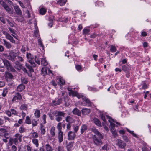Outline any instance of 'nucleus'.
<instances>
[{"label": "nucleus", "mask_w": 151, "mask_h": 151, "mask_svg": "<svg viewBox=\"0 0 151 151\" xmlns=\"http://www.w3.org/2000/svg\"><path fill=\"white\" fill-rule=\"evenodd\" d=\"M0 21L4 23H5V19L3 17H0Z\"/></svg>", "instance_id": "680f3d73"}, {"label": "nucleus", "mask_w": 151, "mask_h": 151, "mask_svg": "<svg viewBox=\"0 0 151 151\" xmlns=\"http://www.w3.org/2000/svg\"><path fill=\"white\" fill-rule=\"evenodd\" d=\"M92 131L96 134L99 137V138L102 139L103 136L98 130L94 127H93L92 128Z\"/></svg>", "instance_id": "1a4fd4ad"}, {"label": "nucleus", "mask_w": 151, "mask_h": 151, "mask_svg": "<svg viewBox=\"0 0 151 151\" xmlns=\"http://www.w3.org/2000/svg\"><path fill=\"white\" fill-rule=\"evenodd\" d=\"M25 66L29 70L30 73L33 72H34V70L32 68V66H30L29 64L26 63L25 64Z\"/></svg>", "instance_id": "7c9ffc66"}, {"label": "nucleus", "mask_w": 151, "mask_h": 151, "mask_svg": "<svg viewBox=\"0 0 151 151\" xmlns=\"http://www.w3.org/2000/svg\"><path fill=\"white\" fill-rule=\"evenodd\" d=\"M68 18L65 17L64 18H63L61 21L63 22H67L68 21Z\"/></svg>", "instance_id": "5fc2aeb1"}, {"label": "nucleus", "mask_w": 151, "mask_h": 151, "mask_svg": "<svg viewBox=\"0 0 151 151\" xmlns=\"http://www.w3.org/2000/svg\"><path fill=\"white\" fill-rule=\"evenodd\" d=\"M25 129L22 127H20L19 129V132L22 133L25 132Z\"/></svg>", "instance_id": "09e8293b"}, {"label": "nucleus", "mask_w": 151, "mask_h": 151, "mask_svg": "<svg viewBox=\"0 0 151 151\" xmlns=\"http://www.w3.org/2000/svg\"><path fill=\"white\" fill-rule=\"evenodd\" d=\"M4 1L10 5H12L13 4L12 2L10 0H4Z\"/></svg>", "instance_id": "13d9d810"}, {"label": "nucleus", "mask_w": 151, "mask_h": 151, "mask_svg": "<svg viewBox=\"0 0 151 151\" xmlns=\"http://www.w3.org/2000/svg\"><path fill=\"white\" fill-rule=\"evenodd\" d=\"M4 44L6 46L7 48L9 49L11 47V44L9 42H7L5 40L3 39Z\"/></svg>", "instance_id": "5701e85b"}, {"label": "nucleus", "mask_w": 151, "mask_h": 151, "mask_svg": "<svg viewBox=\"0 0 151 151\" xmlns=\"http://www.w3.org/2000/svg\"><path fill=\"white\" fill-rule=\"evenodd\" d=\"M46 149L47 151H52V149L49 144H46Z\"/></svg>", "instance_id": "e433bc0d"}, {"label": "nucleus", "mask_w": 151, "mask_h": 151, "mask_svg": "<svg viewBox=\"0 0 151 151\" xmlns=\"http://www.w3.org/2000/svg\"><path fill=\"white\" fill-rule=\"evenodd\" d=\"M48 70V68L45 67H43L42 68L41 72L42 73L43 76H45L47 73V71Z\"/></svg>", "instance_id": "b1692460"}, {"label": "nucleus", "mask_w": 151, "mask_h": 151, "mask_svg": "<svg viewBox=\"0 0 151 151\" xmlns=\"http://www.w3.org/2000/svg\"><path fill=\"white\" fill-rule=\"evenodd\" d=\"M5 113L9 117H10L11 116V114L10 111L9 110L6 111Z\"/></svg>", "instance_id": "864d4df0"}, {"label": "nucleus", "mask_w": 151, "mask_h": 151, "mask_svg": "<svg viewBox=\"0 0 151 151\" xmlns=\"http://www.w3.org/2000/svg\"><path fill=\"white\" fill-rule=\"evenodd\" d=\"M10 110L13 114L16 115L17 114V112L14 109H11Z\"/></svg>", "instance_id": "8fccbe9b"}, {"label": "nucleus", "mask_w": 151, "mask_h": 151, "mask_svg": "<svg viewBox=\"0 0 151 151\" xmlns=\"http://www.w3.org/2000/svg\"><path fill=\"white\" fill-rule=\"evenodd\" d=\"M117 141V145L120 148L123 149L125 147L126 144L123 141L118 139Z\"/></svg>", "instance_id": "0eeeda50"}, {"label": "nucleus", "mask_w": 151, "mask_h": 151, "mask_svg": "<svg viewBox=\"0 0 151 151\" xmlns=\"http://www.w3.org/2000/svg\"><path fill=\"white\" fill-rule=\"evenodd\" d=\"M35 60L36 63H37L39 65L40 64V61L39 60L38 58L36 57H35Z\"/></svg>", "instance_id": "3c124183"}, {"label": "nucleus", "mask_w": 151, "mask_h": 151, "mask_svg": "<svg viewBox=\"0 0 151 151\" xmlns=\"http://www.w3.org/2000/svg\"><path fill=\"white\" fill-rule=\"evenodd\" d=\"M110 50L111 52H114L116 51V48L115 46L113 45H111L110 49Z\"/></svg>", "instance_id": "4c0bfd02"}, {"label": "nucleus", "mask_w": 151, "mask_h": 151, "mask_svg": "<svg viewBox=\"0 0 151 151\" xmlns=\"http://www.w3.org/2000/svg\"><path fill=\"white\" fill-rule=\"evenodd\" d=\"M102 150L106 151H107L109 150V148L108 146V145L107 144L103 146L102 147Z\"/></svg>", "instance_id": "a19ab883"}, {"label": "nucleus", "mask_w": 151, "mask_h": 151, "mask_svg": "<svg viewBox=\"0 0 151 151\" xmlns=\"http://www.w3.org/2000/svg\"><path fill=\"white\" fill-rule=\"evenodd\" d=\"M147 88V85L145 84L144 83L142 86V88L143 89H145Z\"/></svg>", "instance_id": "338daca9"}, {"label": "nucleus", "mask_w": 151, "mask_h": 151, "mask_svg": "<svg viewBox=\"0 0 151 151\" xmlns=\"http://www.w3.org/2000/svg\"><path fill=\"white\" fill-rule=\"evenodd\" d=\"M7 92V91L6 90H3V91L2 93V95L4 97H5L6 96Z\"/></svg>", "instance_id": "0e129e2a"}, {"label": "nucleus", "mask_w": 151, "mask_h": 151, "mask_svg": "<svg viewBox=\"0 0 151 151\" xmlns=\"http://www.w3.org/2000/svg\"><path fill=\"white\" fill-rule=\"evenodd\" d=\"M109 121L110 123L109 127L111 129V131L113 132V130H114V128L115 126V124L114 123L111 122L110 120H109Z\"/></svg>", "instance_id": "393cba45"}, {"label": "nucleus", "mask_w": 151, "mask_h": 151, "mask_svg": "<svg viewBox=\"0 0 151 151\" xmlns=\"http://www.w3.org/2000/svg\"><path fill=\"white\" fill-rule=\"evenodd\" d=\"M14 8L15 10L16 13L19 15H21L22 14V12L20 9L19 6H14Z\"/></svg>", "instance_id": "2eb2a0df"}, {"label": "nucleus", "mask_w": 151, "mask_h": 151, "mask_svg": "<svg viewBox=\"0 0 151 151\" xmlns=\"http://www.w3.org/2000/svg\"><path fill=\"white\" fill-rule=\"evenodd\" d=\"M65 121L69 123H72L74 122V119L70 116H68L65 118Z\"/></svg>", "instance_id": "4468645a"}, {"label": "nucleus", "mask_w": 151, "mask_h": 151, "mask_svg": "<svg viewBox=\"0 0 151 151\" xmlns=\"http://www.w3.org/2000/svg\"><path fill=\"white\" fill-rule=\"evenodd\" d=\"M5 78L8 81L13 78L14 76L13 75L9 72H6L5 73Z\"/></svg>", "instance_id": "6e6552de"}, {"label": "nucleus", "mask_w": 151, "mask_h": 151, "mask_svg": "<svg viewBox=\"0 0 151 151\" xmlns=\"http://www.w3.org/2000/svg\"><path fill=\"white\" fill-rule=\"evenodd\" d=\"M94 122L95 124L99 127L101 126V122L97 118H95L93 119Z\"/></svg>", "instance_id": "412c9836"}, {"label": "nucleus", "mask_w": 151, "mask_h": 151, "mask_svg": "<svg viewBox=\"0 0 151 151\" xmlns=\"http://www.w3.org/2000/svg\"><path fill=\"white\" fill-rule=\"evenodd\" d=\"M73 129L75 133L79 129L78 126H76V125H73Z\"/></svg>", "instance_id": "c03bdc74"}, {"label": "nucleus", "mask_w": 151, "mask_h": 151, "mask_svg": "<svg viewBox=\"0 0 151 151\" xmlns=\"http://www.w3.org/2000/svg\"><path fill=\"white\" fill-rule=\"evenodd\" d=\"M81 112L83 115H86L90 113L91 110L89 109L84 108L82 109Z\"/></svg>", "instance_id": "f8f14e48"}, {"label": "nucleus", "mask_w": 151, "mask_h": 151, "mask_svg": "<svg viewBox=\"0 0 151 151\" xmlns=\"http://www.w3.org/2000/svg\"><path fill=\"white\" fill-rule=\"evenodd\" d=\"M58 100L57 101L54 100L52 101V103L55 106L59 105L62 103V98H58Z\"/></svg>", "instance_id": "dca6fc26"}, {"label": "nucleus", "mask_w": 151, "mask_h": 151, "mask_svg": "<svg viewBox=\"0 0 151 151\" xmlns=\"http://www.w3.org/2000/svg\"><path fill=\"white\" fill-rule=\"evenodd\" d=\"M22 99V96L20 93H17L14 96L13 98L12 101H14L16 100H21Z\"/></svg>", "instance_id": "9b49d317"}, {"label": "nucleus", "mask_w": 151, "mask_h": 151, "mask_svg": "<svg viewBox=\"0 0 151 151\" xmlns=\"http://www.w3.org/2000/svg\"><path fill=\"white\" fill-rule=\"evenodd\" d=\"M25 86L23 84H20L18 86L17 89L18 91L21 92L25 89Z\"/></svg>", "instance_id": "aec40b11"}, {"label": "nucleus", "mask_w": 151, "mask_h": 151, "mask_svg": "<svg viewBox=\"0 0 151 151\" xmlns=\"http://www.w3.org/2000/svg\"><path fill=\"white\" fill-rule=\"evenodd\" d=\"M38 137V134L36 132L32 133V138H37Z\"/></svg>", "instance_id": "49530a36"}, {"label": "nucleus", "mask_w": 151, "mask_h": 151, "mask_svg": "<svg viewBox=\"0 0 151 151\" xmlns=\"http://www.w3.org/2000/svg\"><path fill=\"white\" fill-rule=\"evenodd\" d=\"M26 57L27 59L29 60V62L32 61V60L34 58V57L30 53H27L26 55Z\"/></svg>", "instance_id": "4be33fe9"}, {"label": "nucleus", "mask_w": 151, "mask_h": 151, "mask_svg": "<svg viewBox=\"0 0 151 151\" xmlns=\"http://www.w3.org/2000/svg\"><path fill=\"white\" fill-rule=\"evenodd\" d=\"M2 32L4 34L6 35V37L7 39L10 40V42L13 43H15V41L13 38L9 34L3 30H2Z\"/></svg>", "instance_id": "423d86ee"}, {"label": "nucleus", "mask_w": 151, "mask_h": 151, "mask_svg": "<svg viewBox=\"0 0 151 151\" xmlns=\"http://www.w3.org/2000/svg\"><path fill=\"white\" fill-rule=\"evenodd\" d=\"M76 68L78 70H80L81 69V66L78 65L76 66Z\"/></svg>", "instance_id": "052dcab7"}, {"label": "nucleus", "mask_w": 151, "mask_h": 151, "mask_svg": "<svg viewBox=\"0 0 151 151\" xmlns=\"http://www.w3.org/2000/svg\"><path fill=\"white\" fill-rule=\"evenodd\" d=\"M122 137L123 139L126 142H128V139L127 137L124 136H123Z\"/></svg>", "instance_id": "6e6d98bb"}, {"label": "nucleus", "mask_w": 151, "mask_h": 151, "mask_svg": "<svg viewBox=\"0 0 151 151\" xmlns=\"http://www.w3.org/2000/svg\"><path fill=\"white\" fill-rule=\"evenodd\" d=\"M87 129V126L85 125H83L81 127V134L83 133L84 132L86 131Z\"/></svg>", "instance_id": "cd10ccee"}, {"label": "nucleus", "mask_w": 151, "mask_h": 151, "mask_svg": "<svg viewBox=\"0 0 151 151\" xmlns=\"http://www.w3.org/2000/svg\"><path fill=\"white\" fill-rule=\"evenodd\" d=\"M99 139L95 135L93 136V139L94 144L96 145H101L102 144V142L100 138Z\"/></svg>", "instance_id": "20e7f679"}, {"label": "nucleus", "mask_w": 151, "mask_h": 151, "mask_svg": "<svg viewBox=\"0 0 151 151\" xmlns=\"http://www.w3.org/2000/svg\"><path fill=\"white\" fill-rule=\"evenodd\" d=\"M46 12V10L44 8H41L40 10V13L42 15L44 14Z\"/></svg>", "instance_id": "37998d69"}, {"label": "nucleus", "mask_w": 151, "mask_h": 151, "mask_svg": "<svg viewBox=\"0 0 151 151\" xmlns=\"http://www.w3.org/2000/svg\"><path fill=\"white\" fill-rule=\"evenodd\" d=\"M18 3L20 5V6L22 8H25V6H24V4L23 3H22L21 1H18Z\"/></svg>", "instance_id": "e2e57ef3"}, {"label": "nucleus", "mask_w": 151, "mask_h": 151, "mask_svg": "<svg viewBox=\"0 0 151 151\" xmlns=\"http://www.w3.org/2000/svg\"><path fill=\"white\" fill-rule=\"evenodd\" d=\"M4 65L6 66L8 70L12 72H15L16 70L14 68L10 62L6 59L2 60Z\"/></svg>", "instance_id": "f03ea898"}, {"label": "nucleus", "mask_w": 151, "mask_h": 151, "mask_svg": "<svg viewBox=\"0 0 151 151\" xmlns=\"http://www.w3.org/2000/svg\"><path fill=\"white\" fill-rule=\"evenodd\" d=\"M66 2V0H60L58 2V3L61 6H63L65 4Z\"/></svg>", "instance_id": "c85d7f7f"}, {"label": "nucleus", "mask_w": 151, "mask_h": 151, "mask_svg": "<svg viewBox=\"0 0 151 151\" xmlns=\"http://www.w3.org/2000/svg\"><path fill=\"white\" fill-rule=\"evenodd\" d=\"M82 99L84 100L87 104H88V106H91V102L90 100L85 96H82Z\"/></svg>", "instance_id": "6ab92c4d"}, {"label": "nucleus", "mask_w": 151, "mask_h": 151, "mask_svg": "<svg viewBox=\"0 0 151 151\" xmlns=\"http://www.w3.org/2000/svg\"><path fill=\"white\" fill-rule=\"evenodd\" d=\"M21 80L22 83L25 84H27L28 82L27 79L23 77H22Z\"/></svg>", "instance_id": "2f4dec72"}, {"label": "nucleus", "mask_w": 151, "mask_h": 151, "mask_svg": "<svg viewBox=\"0 0 151 151\" xmlns=\"http://www.w3.org/2000/svg\"><path fill=\"white\" fill-rule=\"evenodd\" d=\"M73 143L70 142L66 144V147L68 151H71V149L73 146Z\"/></svg>", "instance_id": "f3484780"}, {"label": "nucleus", "mask_w": 151, "mask_h": 151, "mask_svg": "<svg viewBox=\"0 0 151 151\" xmlns=\"http://www.w3.org/2000/svg\"><path fill=\"white\" fill-rule=\"evenodd\" d=\"M62 123L61 122H59L58 123V124L57 125V128L58 129V131L59 132H61L62 131Z\"/></svg>", "instance_id": "c9c22d12"}, {"label": "nucleus", "mask_w": 151, "mask_h": 151, "mask_svg": "<svg viewBox=\"0 0 151 151\" xmlns=\"http://www.w3.org/2000/svg\"><path fill=\"white\" fill-rule=\"evenodd\" d=\"M53 116L50 113H48L49 116L51 120L54 119L53 116H55L56 117L55 119L58 122H59L61 121L63 119V117H65V113L62 111H55L53 112Z\"/></svg>", "instance_id": "f257e3e1"}, {"label": "nucleus", "mask_w": 151, "mask_h": 151, "mask_svg": "<svg viewBox=\"0 0 151 151\" xmlns=\"http://www.w3.org/2000/svg\"><path fill=\"white\" fill-rule=\"evenodd\" d=\"M15 137L18 139L20 142L22 141V135H20L19 134H16L15 135Z\"/></svg>", "instance_id": "f704fd0d"}, {"label": "nucleus", "mask_w": 151, "mask_h": 151, "mask_svg": "<svg viewBox=\"0 0 151 151\" xmlns=\"http://www.w3.org/2000/svg\"><path fill=\"white\" fill-rule=\"evenodd\" d=\"M39 31L38 30H36L34 32V36L35 37H37L39 35Z\"/></svg>", "instance_id": "de8ad7c7"}, {"label": "nucleus", "mask_w": 151, "mask_h": 151, "mask_svg": "<svg viewBox=\"0 0 151 151\" xmlns=\"http://www.w3.org/2000/svg\"><path fill=\"white\" fill-rule=\"evenodd\" d=\"M58 134L59 142L60 143H61L63 141V132L62 131L61 132H59Z\"/></svg>", "instance_id": "a211bd4d"}, {"label": "nucleus", "mask_w": 151, "mask_h": 151, "mask_svg": "<svg viewBox=\"0 0 151 151\" xmlns=\"http://www.w3.org/2000/svg\"><path fill=\"white\" fill-rule=\"evenodd\" d=\"M122 69L125 72H127L129 70V68L125 65L122 66Z\"/></svg>", "instance_id": "79ce46f5"}, {"label": "nucleus", "mask_w": 151, "mask_h": 151, "mask_svg": "<svg viewBox=\"0 0 151 151\" xmlns=\"http://www.w3.org/2000/svg\"><path fill=\"white\" fill-rule=\"evenodd\" d=\"M72 112L75 115L80 116L81 114V111L77 108H75L72 111Z\"/></svg>", "instance_id": "ddd939ff"}, {"label": "nucleus", "mask_w": 151, "mask_h": 151, "mask_svg": "<svg viewBox=\"0 0 151 151\" xmlns=\"http://www.w3.org/2000/svg\"><path fill=\"white\" fill-rule=\"evenodd\" d=\"M0 5H1L4 9L8 12H9L11 11V9L4 1L2 0H0Z\"/></svg>", "instance_id": "7ed1b4c3"}, {"label": "nucleus", "mask_w": 151, "mask_h": 151, "mask_svg": "<svg viewBox=\"0 0 151 151\" xmlns=\"http://www.w3.org/2000/svg\"><path fill=\"white\" fill-rule=\"evenodd\" d=\"M70 124L71 123H68V124H67V129H68L69 130H70V129L71 128V125Z\"/></svg>", "instance_id": "69168bd1"}, {"label": "nucleus", "mask_w": 151, "mask_h": 151, "mask_svg": "<svg viewBox=\"0 0 151 151\" xmlns=\"http://www.w3.org/2000/svg\"><path fill=\"white\" fill-rule=\"evenodd\" d=\"M55 128L53 127H52L50 131V133L52 137H53L55 135V133L54 132Z\"/></svg>", "instance_id": "a18cd8bd"}, {"label": "nucleus", "mask_w": 151, "mask_h": 151, "mask_svg": "<svg viewBox=\"0 0 151 151\" xmlns=\"http://www.w3.org/2000/svg\"><path fill=\"white\" fill-rule=\"evenodd\" d=\"M16 57V54L14 53H12L9 55H7V59L12 61H15Z\"/></svg>", "instance_id": "9d476101"}, {"label": "nucleus", "mask_w": 151, "mask_h": 151, "mask_svg": "<svg viewBox=\"0 0 151 151\" xmlns=\"http://www.w3.org/2000/svg\"><path fill=\"white\" fill-rule=\"evenodd\" d=\"M41 63L44 66H46L47 65L48 63L45 58H42L41 59Z\"/></svg>", "instance_id": "a878e982"}, {"label": "nucleus", "mask_w": 151, "mask_h": 151, "mask_svg": "<svg viewBox=\"0 0 151 151\" xmlns=\"http://www.w3.org/2000/svg\"><path fill=\"white\" fill-rule=\"evenodd\" d=\"M89 32V30L88 29H84L83 30V33L85 34H87Z\"/></svg>", "instance_id": "603ef678"}, {"label": "nucleus", "mask_w": 151, "mask_h": 151, "mask_svg": "<svg viewBox=\"0 0 151 151\" xmlns=\"http://www.w3.org/2000/svg\"><path fill=\"white\" fill-rule=\"evenodd\" d=\"M27 109V105L25 104H23L21 105L20 107V109L22 110H26Z\"/></svg>", "instance_id": "72a5a7b5"}, {"label": "nucleus", "mask_w": 151, "mask_h": 151, "mask_svg": "<svg viewBox=\"0 0 151 151\" xmlns=\"http://www.w3.org/2000/svg\"><path fill=\"white\" fill-rule=\"evenodd\" d=\"M29 63H30L31 64V65L33 67H36V65L34 62L31 61H30Z\"/></svg>", "instance_id": "bf43d9fd"}, {"label": "nucleus", "mask_w": 151, "mask_h": 151, "mask_svg": "<svg viewBox=\"0 0 151 151\" xmlns=\"http://www.w3.org/2000/svg\"><path fill=\"white\" fill-rule=\"evenodd\" d=\"M38 45H40V47H42L43 49H44V46L43 45L41 40L40 38L38 40Z\"/></svg>", "instance_id": "58836bf2"}, {"label": "nucleus", "mask_w": 151, "mask_h": 151, "mask_svg": "<svg viewBox=\"0 0 151 151\" xmlns=\"http://www.w3.org/2000/svg\"><path fill=\"white\" fill-rule=\"evenodd\" d=\"M58 151H64L63 147L61 146H59L58 147Z\"/></svg>", "instance_id": "774afa93"}, {"label": "nucleus", "mask_w": 151, "mask_h": 151, "mask_svg": "<svg viewBox=\"0 0 151 151\" xmlns=\"http://www.w3.org/2000/svg\"><path fill=\"white\" fill-rule=\"evenodd\" d=\"M32 125L33 126H35L37 125V121L34 120H32Z\"/></svg>", "instance_id": "4d7b16f0"}, {"label": "nucleus", "mask_w": 151, "mask_h": 151, "mask_svg": "<svg viewBox=\"0 0 151 151\" xmlns=\"http://www.w3.org/2000/svg\"><path fill=\"white\" fill-rule=\"evenodd\" d=\"M68 136L69 140H73L76 138V134L75 132L70 131L68 133Z\"/></svg>", "instance_id": "39448f33"}, {"label": "nucleus", "mask_w": 151, "mask_h": 151, "mask_svg": "<svg viewBox=\"0 0 151 151\" xmlns=\"http://www.w3.org/2000/svg\"><path fill=\"white\" fill-rule=\"evenodd\" d=\"M44 127V126L42 125V124H41V127H40V130L41 131V134H42L44 135L45 134V129L44 128H43Z\"/></svg>", "instance_id": "c756f323"}, {"label": "nucleus", "mask_w": 151, "mask_h": 151, "mask_svg": "<svg viewBox=\"0 0 151 151\" xmlns=\"http://www.w3.org/2000/svg\"><path fill=\"white\" fill-rule=\"evenodd\" d=\"M34 114L36 118H39L40 116V110L38 109L36 110L34 113Z\"/></svg>", "instance_id": "bb28decb"}, {"label": "nucleus", "mask_w": 151, "mask_h": 151, "mask_svg": "<svg viewBox=\"0 0 151 151\" xmlns=\"http://www.w3.org/2000/svg\"><path fill=\"white\" fill-rule=\"evenodd\" d=\"M25 123L28 124H30L31 123L30 118L29 116H27L26 117L25 120Z\"/></svg>", "instance_id": "ea45409f"}, {"label": "nucleus", "mask_w": 151, "mask_h": 151, "mask_svg": "<svg viewBox=\"0 0 151 151\" xmlns=\"http://www.w3.org/2000/svg\"><path fill=\"white\" fill-rule=\"evenodd\" d=\"M32 141L33 143L36 145L37 147H38V141L37 139H32Z\"/></svg>", "instance_id": "473e14b6"}]
</instances>
